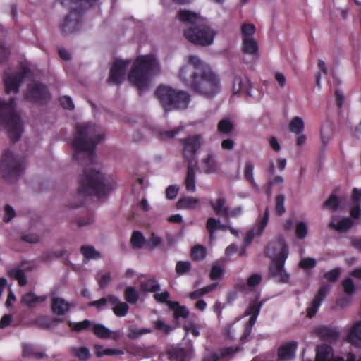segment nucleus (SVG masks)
I'll use <instances>...</instances> for the list:
<instances>
[{"mask_svg": "<svg viewBox=\"0 0 361 361\" xmlns=\"http://www.w3.org/2000/svg\"><path fill=\"white\" fill-rule=\"evenodd\" d=\"M188 62L190 66L182 68L179 73L185 86L206 98L215 97L221 90L219 75L197 56H190Z\"/></svg>", "mask_w": 361, "mask_h": 361, "instance_id": "1", "label": "nucleus"}, {"mask_svg": "<svg viewBox=\"0 0 361 361\" xmlns=\"http://www.w3.org/2000/svg\"><path fill=\"white\" fill-rule=\"evenodd\" d=\"M75 130L76 135L71 144L75 149L73 159L80 164H94L97 145L104 139V134L92 123H77Z\"/></svg>", "mask_w": 361, "mask_h": 361, "instance_id": "2", "label": "nucleus"}, {"mask_svg": "<svg viewBox=\"0 0 361 361\" xmlns=\"http://www.w3.org/2000/svg\"><path fill=\"white\" fill-rule=\"evenodd\" d=\"M178 18L190 25V27L184 31V36L189 42L204 47L213 42L216 32L209 27L205 18L195 12L181 10L178 13Z\"/></svg>", "mask_w": 361, "mask_h": 361, "instance_id": "3", "label": "nucleus"}, {"mask_svg": "<svg viewBox=\"0 0 361 361\" xmlns=\"http://www.w3.org/2000/svg\"><path fill=\"white\" fill-rule=\"evenodd\" d=\"M111 186L105 175L99 171L85 169L80 176L78 194L82 196L94 195L98 198L105 197L111 191Z\"/></svg>", "mask_w": 361, "mask_h": 361, "instance_id": "4", "label": "nucleus"}, {"mask_svg": "<svg viewBox=\"0 0 361 361\" xmlns=\"http://www.w3.org/2000/svg\"><path fill=\"white\" fill-rule=\"evenodd\" d=\"M158 63L152 55L138 56L134 61L132 69L128 73L129 82L141 92L149 87L150 77L157 68Z\"/></svg>", "mask_w": 361, "mask_h": 361, "instance_id": "5", "label": "nucleus"}, {"mask_svg": "<svg viewBox=\"0 0 361 361\" xmlns=\"http://www.w3.org/2000/svg\"><path fill=\"white\" fill-rule=\"evenodd\" d=\"M16 106L15 98L8 102L0 99V130H6L13 142L21 138L23 132L21 118L16 111Z\"/></svg>", "mask_w": 361, "mask_h": 361, "instance_id": "6", "label": "nucleus"}, {"mask_svg": "<svg viewBox=\"0 0 361 361\" xmlns=\"http://www.w3.org/2000/svg\"><path fill=\"white\" fill-rule=\"evenodd\" d=\"M154 94L165 112L185 110L190 102V95L187 92L162 85L157 88Z\"/></svg>", "mask_w": 361, "mask_h": 361, "instance_id": "7", "label": "nucleus"}, {"mask_svg": "<svg viewBox=\"0 0 361 361\" xmlns=\"http://www.w3.org/2000/svg\"><path fill=\"white\" fill-rule=\"evenodd\" d=\"M26 166L23 157L16 156L10 149L5 150L0 159V175L8 180H16L24 173Z\"/></svg>", "mask_w": 361, "mask_h": 361, "instance_id": "8", "label": "nucleus"}, {"mask_svg": "<svg viewBox=\"0 0 361 361\" xmlns=\"http://www.w3.org/2000/svg\"><path fill=\"white\" fill-rule=\"evenodd\" d=\"M84 8L81 5L71 8L60 23L59 27L63 35H71L79 30L82 26Z\"/></svg>", "mask_w": 361, "mask_h": 361, "instance_id": "9", "label": "nucleus"}, {"mask_svg": "<svg viewBox=\"0 0 361 361\" xmlns=\"http://www.w3.org/2000/svg\"><path fill=\"white\" fill-rule=\"evenodd\" d=\"M24 97L26 100L39 105H45L51 98L48 87L40 82L30 83Z\"/></svg>", "mask_w": 361, "mask_h": 361, "instance_id": "10", "label": "nucleus"}, {"mask_svg": "<svg viewBox=\"0 0 361 361\" xmlns=\"http://www.w3.org/2000/svg\"><path fill=\"white\" fill-rule=\"evenodd\" d=\"M30 70L26 66H22L18 73H8L4 74V83L7 94L19 92L23 80L30 74Z\"/></svg>", "mask_w": 361, "mask_h": 361, "instance_id": "11", "label": "nucleus"}, {"mask_svg": "<svg viewBox=\"0 0 361 361\" xmlns=\"http://www.w3.org/2000/svg\"><path fill=\"white\" fill-rule=\"evenodd\" d=\"M282 259H273L269 267V277L274 279L281 283H287L290 280V274L284 268L287 259L283 254Z\"/></svg>", "mask_w": 361, "mask_h": 361, "instance_id": "12", "label": "nucleus"}, {"mask_svg": "<svg viewBox=\"0 0 361 361\" xmlns=\"http://www.w3.org/2000/svg\"><path fill=\"white\" fill-rule=\"evenodd\" d=\"M180 142L183 146V155L185 160L188 165L192 164L195 159V154L201 146L200 136H189L185 139H181Z\"/></svg>", "mask_w": 361, "mask_h": 361, "instance_id": "13", "label": "nucleus"}, {"mask_svg": "<svg viewBox=\"0 0 361 361\" xmlns=\"http://www.w3.org/2000/svg\"><path fill=\"white\" fill-rule=\"evenodd\" d=\"M267 257L271 259H282L283 254L286 258L288 257V248L283 237L279 236L271 241L265 249Z\"/></svg>", "mask_w": 361, "mask_h": 361, "instance_id": "14", "label": "nucleus"}, {"mask_svg": "<svg viewBox=\"0 0 361 361\" xmlns=\"http://www.w3.org/2000/svg\"><path fill=\"white\" fill-rule=\"evenodd\" d=\"M130 61L116 59L113 63L108 78L109 83L119 85L124 80L126 72Z\"/></svg>", "mask_w": 361, "mask_h": 361, "instance_id": "15", "label": "nucleus"}, {"mask_svg": "<svg viewBox=\"0 0 361 361\" xmlns=\"http://www.w3.org/2000/svg\"><path fill=\"white\" fill-rule=\"evenodd\" d=\"M329 292V286L328 285L323 284L320 286L317 293L306 309L307 317L311 319L316 315L322 302L326 298Z\"/></svg>", "mask_w": 361, "mask_h": 361, "instance_id": "16", "label": "nucleus"}, {"mask_svg": "<svg viewBox=\"0 0 361 361\" xmlns=\"http://www.w3.org/2000/svg\"><path fill=\"white\" fill-rule=\"evenodd\" d=\"M252 86L249 78L246 75H235L233 79V92L234 94H244L247 97H252Z\"/></svg>", "mask_w": 361, "mask_h": 361, "instance_id": "17", "label": "nucleus"}, {"mask_svg": "<svg viewBox=\"0 0 361 361\" xmlns=\"http://www.w3.org/2000/svg\"><path fill=\"white\" fill-rule=\"evenodd\" d=\"M269 218V207H267L264 210V216L259 219V221L255 228L250 230L245 235V242L250 244L252 242L256 235H261L265 227L267 225Z\"/></svg>", "mask_w": 361, "mask_h": 361, "instance_id": "18", "label": "nucleus"}, {"mask_svg": "<svg viewBox=\"0 0 361 361\" xmlns=\"http://www.w3.org/2000/svg\"><path fill=\"white\" fill-rule=\"evenodd\" d=\"M298 348L295 341L286 342L278 348L277 356L280 361H290L294 359Z\"/></svg>", "mask_w": 361, "mask_h": 361, "instance_id": "19", "label": "nucleus"}, {"mask_svg": "<svg viewBox=\"0 0 361 361\" xmlns=\"http://www.w3.org/2000/svg\"><path fill=\"white\" fill-rule=\"evenodd\" d=\"M315 334L322 339L328 341H336L340 336L337 328L330 326H321L316 328Z\"/></svg>", "mask_w": 361, "mask_h": 361, "instance_id": "20", "label": "nucleus"}, {"mask_svg": "<svg viewBox=\"0 0 361 361\" xmlns=\"http://www.w3.org/2000/svg\"><path fill=\"white\" fill-rule=\"evenodd\" d=\"M73 305L62 298H53L51 299V310L57 316L65 315Z\"/></svg>", "mask_w": 361, "mask_h": 361, "instance_id": "21", "label": "nucleus"}, {"mask_svg": "<svg viewBox=\"0 0 361 361\" xmlns=\"http://www.w3.org/2000/svg\"><path fill=\"white\" fill-rule=\"evenodd\" d=\"M92 332L97 337L102 339L112 338L114 340L116 341L120 336L119 331L113 332L101 324H94L92 326Z\"/></svg>", "mask_w": 361, "mask_h": 361, "instance_id": "22", "label": "nucleus"}, {"mask_svg": "<svg viewBox=\"0 0 361 361\" xmlns=\"http://www.w3.org/2000/svg\"><path fill=\"white\" fill-rule=\"evenodd\" d=\"M226 200L224 197H219L214 202L210 201L209 204L217 216H221L226 219L229 218V209L226 205Z\"/></svg>", "mask_w": 361, "mask_h": 361, "instance_id": "23", "label": "nucleus"}, {"mask_svg": "<svg viewBox=\"0 0 361 361\" xmlns=\"http://www.w3.org/2000/svg\"><path fill=\"white\" fill-rule=\"evenodd\" d=\"M242 51L252 56H259V47L256 39L253 38L243 39Z\"/></svg>", "mask_w": 361, "mask_h": 361, "instance_id": "24", "label": "nucleus"}, {"mask_svg": "<svg viewBox=\"0 0 361 361\" xmlns=\"http://www.w3.org/2000/svg\"><path fill=\"white\" fill-rule=\"evenodd\" d=\"M354 224L355 222L351 218L343 217L336 224L331 221L329 224V227L339 233H344L351 229Z\"/></svg>", "mask_w": 361, "mask_h": 361, "instance_id": "25", "label": "nucleus"}, {"mask_svg": "<svg viewBox=\"0 0 361 361\" xmlns=\"http://www.w3.org/2000/svg\"><path fill=\"white\" fill-rule=\"evenodd\" d=\"M347 341L353 345L358 346L361 342V321L357 322L350 329Z\"/></svg>", "mask_w": 361, "mask_h": 361, "instance_id": "26", "label": "nucleus"}, {"mask_svg": "<svg viewBox=\"0 0 361 361\" xmlns=\"http://www.w3.org/2000/svg\"><path fill=\"white\" fill-rule=\"evenodd\" d=\"M168 355L174 361H187L191 357V352L184 348H173L169 350Z\"/></svg>", "mask_w": 361, "mask_h": 361, "instance_id": "27", "label": "nucleus"}, {"mask_svg": "<svg viewBox=\"0 0 361 361\" xmlns=\"http://www.w3.org/2000/svg\"><path fill=\"white\" fill-rule=\"evenodd\" d=\"M200 200L197 198L186 196L180 198L177 204L176 207L178 209H190L195 210L199 207Z\"/></svg>", "mask_w": 361, "mask_h": 361, "instance_id": "28", "label": "nucleus"}, {"mask_svg": "<svg viewBox=\"0 0 361 361\" xmlns=\"http://www.w3.org/2000/svg\"><path fill=\"white\" fill-rule=\"evenodd\" d=\"M169 307L173 311V319L178 320L180 318L187 319L189 316V310L178 302H169Z\"/></svg>", "mask_w": 361, "mask_h": 361, "instance_id": "29", "label": "nucleus"}, {"mask_svg": "<svg viewBox=\"0 0 361 361\" xmlns=\"http://www.w3.org/2000/svg\"><path fill=\"white\" fill-rule=\"evenodd\" d=\"M47 299V295L37 296L34 293L30 292L23 295L21 303L27 306L29 308H33L38 302H43Z\"/></svg>", "mask_w": 361, "mask_h": 361, "instance_id": "30", "label": "nucleus"}, {"mask_svg": "<svg viewBox=\"0 0 361 361\" xmlns=\"http://www.w3.org/2000/svg\"><path fill=\"white\" fill-rule=\"evenodd\" d=\"M140 289L142 293H156L160 290V285L154 277L149 278L141 281Z\"/></svg>", "mask_w": 361, "mask_h": 361, "instance_id": "31", "label": "nucleus"}, {"mask_svg": "<svg viewBox=\"0 0 361 361\" xmlns=\"http://www.w3.org/2000/svg\"><path fill=\"white\" fill-rule=\"evenodd\" d=\"M316 351V361H329V357L333 355V348L327 344L317 346Z\"/></svg>", "mask_w": 361, "mask_h": 361, "instance_id": "32", "label": "nucleus"}, {"mask_svg": "<svg viewBox=\"0 0 361 361\" xmlns=\"http://www.w3.org/2000/svg\"><path fill=\"white\" fill-rule=\"evenodd\" d=\"M118 302V298L113 295H109L107 297L101 298L99 300L89 302V307H94L98 310H103L108 303L116 304Z\"/></svg>", "mask_w": 361, "mask_h": 361, "instance_id": "33", "label": "nucleus"}, {"mask_svg": "<svg viewBox=\"0 0 361 361\" xmlns=\"http://www.w3.org/2000/svg\"><path fill=\"white\" fill-rule=\"evenodd\" d=\"M185 187L186 190L188 192H195L196 185H195V169L192 166V164L188 165V170H187V176L185 178Z\"/></svg>", "mask_w": 361, "mask_h": 361, "instance_id": "34", "label": "nucleus"}, {"mask_svg": "<svg viewBox=\"0 0 361 361\" xmlns=\"http://www.w3.org/2000/svg\"><path fill=\"white\" fill-rule=\"evenodd\" d=\"M207 256V249L202 245H197L192 247L190 257L195 262L202 261Z\"/></svg>", "mask_w": 361, "mask_h": 361, "instance_id": "35", "label": "nucleus"}, {"mask_svg": "<svg viewBox=\"0 0 361 361\" xmlns=\"http://www.w3.org/2000/svg\"><path fill=\"white\" fill-rule=\"evenodd\" d=\"M130 245L133 249H140L146 245V240L140 231L133 232L130 238Z\"/></svg>", "mask_w": 361, "mask_h": 361, "instance_id": "36", "label": "nucleus"}, {"mask_svg": "<svg viewBox=\"0 0 361 361\" xmlns=\"http://www.w3.org/2000/svg\"><path fill=\"white\" fill-rule=\"evenodd\" d=\"M92 322L89 319H84L79 322H73L69 321L68 326L70 329L75 332H80L82 331L88 330L91 328Z\"/></svg>", "mask_w": 361, "mask_h": 361, "instance_id": "37", "label": "nucleus"}, {"mask_svg": "<svg viewBox=\"0 0 361 361\" xmlns=\"http://www.w3.org/2000/svg\"><path fill=\"white\" fill-rule=\"evenodd\" d=\"M259 300V298H256L255 299L252 300L249 305H248V307L247 308L245 312V314L246 316H249V315H255V316H258L259 312H260V310L263 305V301H258Z\"/></svg>", "mask_w": 361, "mask_h": 361, "instance_id": "38", "label": "nucleus"}, {"mask_svg": "<svg viewBox=\"0 0 361 361\" xmlns=\"http://www.w3.org/2000/svg\"><path fill=\"white\" fill-rule=\"evenodd\" d=\"M140 295L136 288L128 286L124 292V298L130 304H135L138 301Z\"/></svg>", "mask_w": 361, "mask_h": 361, "instance_id": "39", "label": "nucleus"}, {"mask_svg": "<svg viewBox=\"0 0 361 361\" xmlns=\"http://www.w3.org/2000/svg\"><path fill=\"white\" fill-rule=\"evenodd\" d=\"M80 252L84 257L87 259H97L101 258L100 252L97 251L92 246L82 245L80 247Z\"/></svg>", "mask_w": 361, "mask_h": 361, "instance_id": "40", "label": "nucleus"}, {"mask_svg": "<svg viewBox=\"0 0 361 361\" xmlns=\"http://www.w3.org/2000/svg\"><path fill=\"white\" fill-rule=\"evenodd\" d=\"M23 357H31L33 356L37 359H41L46 356L44 353L36 351L35 348L29 344H25L23 346Z\"/></svg>", "mask_w": 361, "mask_h": 361, "instance_id": "41", "label": "nucleus"}, {"mask_svg": "<svg viewBox=\"0 0 361 361\" xmlns=\"http://www.w3.org/2000/svg\"><path fill=\"white\" fill-rule=\"evenodd\" d=\"M254 164L251 161H247L244 166V178L247 180L253 187H257V185L253 177Z\"/></svg>", "mask_w": 361, "mask_h": 361, "instance_id": "42", "label": "nucleus"}, {"mask_svg": "<svg viewBox=\"0 0 361 361\" xmlns=\"http://www.w3.org/2000/svg\"><path fill=\"white\" fill-rule=\"evenodd\" d=\"M304 127L303 120L299 116L294 117L289 124L290 131L298 135L303 131Z\"/></svg>", "mask_w": 361, "mask_h": 361, "instance_id": "43", "label": "nucleus"}, {"mask_svg": "<svg viewBox=\"0 0 361 361\" xmlns=\"http://www.w3.org/2000/svg\"><path fill=\"white\" fill-rule=\"evenodd\" d=\"M334 134L333 128L330 124L323 125L321 128L320 135L324 145H326Z\"/></svg>", "mask_w": 361, "mask_h": 361, "instance_id": "44", "label": "nucleus"}, {"mask_svg": "<svg viewBox=\"0 0 361 361\" xmlns=\"http://www.w3.org/2000/svg\"><path fill=\"white\" fill-rule=\"evenodd\" d=\"M71 351L75 357L81 360H87L90 356V350L87 347H72Z\"/></svg>", "mask_w": 361, "mask_h": 361, "instance_id": "45", "label": "nucleus"}, {"mask_svg": "<svg viewBox=\"0 0 361 361\" xmlns=\"http://www.w3.org/2000/svg\"><path fill=\"white\" fill-rule=\"evenodd\" d=\"M233 129V125L231 121L227 118L221 120L217 125V130L219 133L228 135Z\"/></svg>", "mask_w": 361, "mask_h": 361, "instance_id": "46", "label": "nucleus"}, {"mask_svg": "<svg viewBox=\"0 0 361 361\" xmlns=\"http://www.w3.org/2000/svg\"><path fill=\"white\" fill-rule=\"evenodd\" d=\"M115 306L112 308L114 313L117 317H124L127 314L129 305L126 302H120L118 299V302L114 304Z\"/></svg>", "mask_w": 361, "mask_h": 361, "instance_id": "47", "label": "nucleus"}, {"mask_svg": "<svg viewBox=\"0 0 361 361\" xmlns=\"http://www.w3.org/2000/svg\"><path fill=\"white\" fill-rule=\"evenodd\" d=\"M340 207L339 198L334 193L324 202L323 207L336 211Z\"/></svg>", "mask_w": 361, "mask_h": 361, "instance_id": "48", "label": "nucleus"}, {"mask_svg": "<svg viewBox=\"0 0 361 361\" xmlns=\"http://www.w3.org/2000/svg\"><path fill=\"white\" fill-rule=\"evenodd\" d=\"M192 268L189 261H178L176 264V272L178 275L182 276L188 273Z\"/></svg>", "mask_w": 361, "mask_h": 361, "instance_id": "49", "label": "nucleus"}, {"mask_svg": "<svg viewBox=\"0 0 361 361\" xmlns=\"http://www.w3.org/2000/svg\"><path fill=\"white\" fill-rule=\"evenodd\" d=\"M285 197L283 195H278L275 200V213L281 216L286 212Z\"/></svg>", "mask_w": 361, "mask_h": 361, "instance_id": "50", "label": "nucleus"}, {"mask_svg": "<svg viewBox=\"0 0 361 361\" xmlns=\"http://www.w3.org/2000/svg\"><path fill=\"white\" fill-rule=\"evenodd\" d=\"M152 331L151 329H147V328L137 329V328H134V327H130L128 329L127 336L130 339H136L140 336L152 333Z\"/></svg>", "mask_w": 361, "mask_h": 361, "instance_id": "51", "label": "nucleus"}, {"mask_svg": "<svg viewBox=\"0 0 361 361\" xmlns=\"http://www.w3.org/2000/svg\"><path fill=\"white\" fill-rule=\"evenodd\" d=\"M155 329L164 332L165 334H169L173 331V327L170 324H166L162 319H157L153 322Z\"/></svg>", "mask_w": 361, "mask_h": 361, "instance_id": "52", "label": "nucleus"}, {"mask_svg": "<svg viewBox=\"0 0 361 361\" xmlns=\"http://www.w3.org/2000/svg\"><path fill=\"white\" fill-rule=\"evenodd\" d=\"M342 286L344 292L348 295H352L355 292V286L353 279L350 277L343 280Z\"/></svg>", "mask_w": 361, "mask_h": 361, "instance_id": "53", "label": "nucleus"}, {"mask_svg": "<svg viewBox=\"0 0 361 361\" xmlns=\"http://www.w3.org/2000/svg\"><path fill=\"white\" fill-rule=\"evenodd\" d=\"M224 274V271L223 268L219 264H214L211 268L209 278L212 281H216L220 279Z\"/></svg>", "mask_w": 361, "mask_h": 361, "instance_id": "54", "label": "nucleus"}, {"mask_svg": "<svg viewBox=\"0 0 361 361\" xmlns=\"http://www.w3.org/2000/svg\"><path fill=\"white\" fill-rule=\"evenodd\" d=\"M241 32L243 35V39L246 37L253 38V35L255 32V26L251 23H243L241 27Z\"/></svg>", "mask_w": 361, "mask_h": 361, "instance_id": "55", "label": "nucleus"}, {"mask_svg": "<svg viewBox=\"0 0 361 361\" xmlns=\"http://www.w3.org/2000/svg\"><path fill=\"white\" fill-rule=\"evenodd\" d=\"M341 270L339 268H334L324 274V278L329 282H335L340 276Z\"/></svg>", "mask_w": 361, "mask_h": 361, "instance_id": "56", "label": "nucleus"}, {"mask_svg": "<svg viewBox=\"0 0 361 361\" xmlns=\"http://www.w3.org/2000/svg\"><path fill=\"white\" fill-rule=\"evenodd\" d=\"M219 224V221L216 220L215 218L209 217L206 224V228L207 231L209 233L210 238L212 237L214 231L218 228Z\"/></svg>", "mask_w": 361, "mask_h": 361, "instance_id": "57", "label": "nucleus"}, {"mask_svg": "<svg viewBox=\"0 0 361 361\" xmlns=\"http://www.w3.org/2000/svg\"><path fill=\"white\" fill-rule=\"evenodd\" d=\"M161 243V238L152 233L150 238L146 241V247L152 250Z\"/></svg>", "mask_w": 361, "mask_h": 361, "instance_id": "58", "label": "nucleus"}, {"mask_svg": "<svg viewBox=\"0 0 361 361\" xmlns=\"http://www.w3.org/2000/svg\"><path fill=\"white\" fill-rule=\"evenodd\" d=\"M242 348L240 346H237L235 348L233 347H226L223 348L220 350V357L224 358L228 356H232L235 353L242 350Z\"/></svg>", "mask_w": 361, "mask_h": 361, "instance_id": "59", "label": "nucleus"}, {"mask_svg": "<svg viewBox=\"0 0 361 361\" xmlns=\"http://www.w3.org/2000/svg\"><path fill=\"white\" fill-rule=\"evenodd\" d=\"M307 234V228L304 222H299L296 225L295 235L298 239H303Z\"/></svg>", "mask_w": 361, "mask_h": 361, "instance_id": "60", "label": "nucleus"}, {"mask_svg": "<svg viewBox=\"0 0 361 361\" xmlns=\"http://www.w3.org/2000/svg\"><path fill=\"white\" fill-rule=\"evenodd\" d=\"M204 163L206 166L207 173H213L216 171V162L212 154H208Z\"/></svg>", "mask_w": 361, "mask_h": 361, "instance_id": "61", "label": "nucleus"}, {"mask_svg": "<svg viewBox=\"0 0 361 361\" xmlns=\"http://www.w3.org/2000/svg\"><path fill=\"white\" fill-rule=\"evenodd\" d=\"M316 264V259L312 257L304 258L299 262V266L302 269H312Z\"/></svg>", "mask_w": 361, "mask_h": 361, "instance_id": "62", "label": "nucleus"}, {"mask_svg": "<svg viewBox=\"0 0 361 361\" xmlns=\"http://www.w3.org/2000/svg\"><path fill=\"white\" fill-rule=\"evenodd\" d=\"M262 281V276L259 274H253L247 279V285L248 287L255 288Z\"/></svg>", "mask_w": 361, "mask_h": 361, "instance_id": "63", "label": "nucleus"}, {"mask_svg": "<svg viewBox=\"0 0 361 361\" xmlns=\"http://www.w3.org/2000/svg\"><path fill=\"white\" fill-rule=\"evenodd\" d=\"M59 102L63 108L68 110H73L75 107L72 99L68 96H63L60 97Z\"/></svg>", "mask_w": 361, "mask_h": 361, "instance_id": "64", "label": "nucleus"}]
</instances>
